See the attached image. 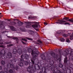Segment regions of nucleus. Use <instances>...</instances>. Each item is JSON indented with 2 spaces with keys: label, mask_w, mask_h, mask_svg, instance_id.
Masks as SVG:
<instances>
[{
  "label": "nucleus",
  "mask_w": 73,
  "mask_h": 73,
  "mask_svg": "<svg viewBox=\"0 0 73 73\" xmlns=\"http://www.w3.org/2000/svg\"><path fill=\"white\" fill-rule=\"evenodd\" d=\"M65 53L66 56V58L64 59V62L65 64V65H63L61 63V57H60L58 55H56L55 52H52L50 53V56H52L54 58L56 59V60L57 62V64H56L55 60L53 59L51 61V65L52 66V68H54L53 70L51 69L53 73H65V71L64 70H66V68L68 66V65L70 64V61L69 60H67V58H69V60L70 59V58L72 57L71 55H70L68 57L67 55L69 54V51L67 52H65Z\"/></svg>",
  "instance_id": "1"
},
{
  "label": "nucleus",
  "mask_w": 73,
  "mask_h": 73,
  "mask_svg": "<svg viewBox=\"0 0 73 73\" xmlns=\"http://www.w3.org/2000/svg\"><path fill=\"white\" fill-rule=\"evenodd\" d=\"M49 57H50V58ZM47 58L48 61H49L48 64V63H45V64H43L44 61L42 60H41L40 61V63L41 65V66L42 67L41 70L42 72H44V73H47L46 72V69H48V70H50V69L53 70L54 68V66H53V68H52V66L51 65L52 57L50 58V57L49 56V57H47Z\"/></svg>",
  "instance_id": "2"
},
{
  "label": "nucleus",
  "mask_w": 73,
  "mask_h": 73,
  "mask_svg": "<svg viewBox=\"0 0 73 73\" xmlns=\"http://www.w3.org/2000/svg\"><path fill=\"white\" fill-rule=\"evenodd\" d=\"M27 50L29 53L31 52V54L33 56V58L31 60V61L32 63L30 62L29 64V66L28 67L27 69L28 71L31 70L30 67H32L33 65H35V61L36 59V57H37L38 54H39V52L37 50L36 52L32 50V49L31 48H29Z\"/></svg>",
  "instance_id": "3"
},
{
  "label": "nucleus",
  "mask_w": 73,
  "mask_h": 73,
  "mask_svg": "<svg viewBox=\"0 0 73 73\" xmlns=\"http://www.w3.org/2000/svg\"><path fill=\"white\" fill-rule=\"evenodd\" d=\"M17 52L19 54H21L22 53H23L21 56V58L25 59L26 60H29V59L30 58L29 56L27 54H26L27 53V50L25 49H24L23 50V51H22L21 49L19 48L18 49Z\"/></svg>",
  "instance_id": "4"
},
{
  "label": "nucleus",
  "mask_w": 73,
  "mask_h": 73,
  "mask_svg": "<svg viewBox=\"0 0 73 73\" xmlns=\"http://www.w3.org/2000/svg\"><path fill=\"white\" fill-rule=\"evenodd\" d=\"M10 58V52L8 53L5 52V50L3 49L0 51V59Z\"/></svg>",
  "instance_id": "5"
},
{
  "label": "nucleus",
  "mask_w": 73,
  "mask_h": 73,
  "mask_svg": "<svg viewBox=\"0 0 73 73\" xmlns=\"http://www.w3.org/2000/svg\"><path fill=\"white\" fill-rule=\"evenodd\" d=\"M41 68L38 64H35V65H33L32 67H30V70L29 71L28 70V68H27V71L29 72V73H32L33 72H35L36 70H38L40 69Z\"/></svg>",
  "instance_id": "6"
},
{
  "label": "nucleus",
  "mask_w": 73,
  "mask_h": 73,
  "mask_svg": "<svg viewBox=\"0 0 73 73\" xmlns=\"http://www.w3.org/2000/svg\"><path fill=\"white\" fill-rule=\"evenodd\" d=\"M65 32L64 31H58L57 32V35L58 36H64V37H68V35L66 34H61L64 33Z\"/></svg>",
  "instance_id": "7"
},
{
  "label": "nucleus",
  "mask_w": 73,
  "mask_h": 73,
  "mask_svg": "<svg viewBox=\"0 0 73 73\" xmlns=\"http://www.w3.org/2000/svg\"><path fill=\"white\" fill-rule=\"evenodd\" d=\"M58 22H56V24H64L65 25H70V24L66 22L64 23H65L66 21H64V20H60L59 19H58Z\"/></svg>",
  "instance_id": "8"
},
{
  "label": "nucleus",
  "mask_w": 73,
  "mask_h": 73,
  "mask_svg": "<svg viewBox=\"0 0 73 73\" xmlns=\"http://www.w3.org/2000/svg\"><path fill=\"white\" fill-rule=\"evenodd\" d=\"M25 23L26 24V28H29L31 27V25L32 24H36V23H37L33 22H25Z\"/></svg>",
  "instance_id": "9"
},
{
  "label": "nucleus",
  "mask_w": 73,
  "mask_h": 73,
  "mask_svg": "<svg viewBox=\"0 0 73 73\" xmlns=\"http://www.w3.org/2000/svg\"><path fill=\"white\" fill-rule=\"evenodd\" d=\"M69 67H71L70 63L69 65H68V66L66 67V70H64V71L65 72V73H72V71H71V68H69Z\"/></svg>",
  "instance_id": "10"
},
{
  "label": "nucleus",
  "mask_w": 73,
  "mask_h": 73,
  "mask_svg": "<svg viewBox=\"0 0 73 73\" xmlns=\"http://www.w3.org/2000/svg\"><path fill=\"white\" fill-rule=\"evenodd\" d=\"M19 62H20L18 64L19 66L20 67L23 66H24V64H23V63L24 62V60L23 59H19Z\"/></svg>",
  "instance_id": "11"
},
{
  "label": "nucleus",
  "mask_w": 73,
  "mask_h": 73,
  "mask_svg": "<svg viewBox=\"0 0 73 73\" xmlns=\"http://www.w3.org/2000/svg\"><path fill=\"white\" fill-rule=\"evenodd\" d=\"M12 68V69H16L17 71H19L20 70V68L18 66H17L16 67H15V65L13 64H11L10 66Z\"/></svg>",
  "instance_id": "12"
},
{
  "label": "nucleus",
  "mask_w": 73,
  "mask_h": 73,
  "mask_svg": "<svg viewBox=\"0 0 73 73\" xmlns=\"http://www.w3.org/2000/svg\"><path fill=\"white\" fill-rule=\"evenodd\" d=\"M5 69H7V71H6L7 73H8L7 72H8L9 73H16V71H13V70H12L11 69H10L9 71L8 70V69L7 68L4 69V71H6V70H5Z\"/></svg>",
  "instance_id": "13"
},
{
  "label": "nucleus",
  "mask_w": 73,
  "mask_h": 73,
  "mask_svg": "<svg viewBox=\"0 0 73 73\" xmlns=\"http://www.w3.org/2000/svg\"><path fill=\"white\" fill-rule=\"evenodd\" d=\"M3 22L2 21H0V29H4L5 28L4 25H3Z\"/></svg>",
  "instance_id": "14"
},
{
  "label": "nucleus",
  "mask_w": 73,
  "mask_h": 73,
  "mask_svg": "<svg viewBox=\"0 0 73 73\" xmlns=\"http://www.w3.org/2000/svg\"><path fill=\"white\" fill-rule=\"evenodd\" d=\"M63 19H64V20H66V21H71V22L73 23V19H69L68 17H65Z\"/></svg>",
  "instance_id": "15"
},
{
  "label": "nucleus",
  "mask_w": 73,
  "mask_h": 73,
  "mask_svg": "<svg viewBox=\"0 0 73 73\" xmlns=\"http://www.w3.org/2000/svg\"><path fill=\"white\" fill-rule=\"evenodd\" d=\"M24 62L25 65H28L29 62H30V61H29V60H27V61H25L24 62Z\"/></svg>",
  "instance_id": "16"
},
{
  "label": "nucleus",
  "mask_w": 73,
  "mask_h": 73,
  "mask_svg": "<svg viewBox=\"0 0 73 73\" xmlns=\"http://www.w3.org/2000/svg\"><path fill=\"white\" fill-rule=\"evenodd\" d=\"M17 24L19 26H22L23 25V23L20 21H18L17 23Z\"/></svg>",
  "instance_id": "17"
},
{
  "label": "nucleus",
  "mask_w": 73,
  "mask_h": 73,
  "mask_svg": "<svg viewBox=\"0 0 73 73\" xmlns=\"http://www.w3.org/2000/svg\"><path fill=\"white\" fill-rule=\"evenodd\" d=\"M10 28L12 31H16V29L13 26H10Z\"/></svg>",
  "instance_id": "18"
},
{
  "label": "nucleus",
  "mask_w": 73,
  "mask_h": 73,
  "mask_svg": "<svg viewBox=\"0 0 73 73\" xmlns=\"http://www.w3.org/2000/svg\"><path fill=\"white\" fill-rule=\"evenodd\" d=\"M41 57L42 59L43 60H45V55L42 54L41 55Z\"/></svg>",
  "instance_id": "19"
},
{
  "label": "nucleus",
  "mask_w": 73,
  "mask_h": 73,
  "mask_svg": "<svg viewBox=\"0 0 73 73\" xmlns=\"http://www.w3.org/2000/svg\"><path fill=\"white\" fill-rule=\"evenodd\" d=\"M3 40L1 39V36L0 35V45H1L3 44Z\"/></svg>",
  "instance_id": "20"
},
{
  "label": "nucleus",
  "mask_w": 73,
  "mask_h": 73,
  "mask_svg": "<svg viewBox=\"0 0 73 73\" xmlns=\"http://www.w3.org/2000/svg\"><path fill=\"white\" fill-rule=\"evenodd\" d=\"M17 52V51L16 49H14L13 50V54H16Z\"/></svg>",
  "instance_id": "21"
},
{
  "label": "nucleus",
  "mask_w": 73,
  "mask_h": 73,
  "mask_svg": "<svg viewBox=\"0 0 73 73\" xmlns=\"http://www.w3.org/2000/svg\"><path fill=\"white\" fill-rule=\"evenodd\" d=\"M16 62L17 61V59L16 58H14L13 60H10V62H11V63H12V62Z\"/></svg>",
  "instance_id": "22"
},
{
  "label": "nucleus",
  "mask_w": 73,
  "mask_h": 73,
  "mask_svg": "<svg viewBox=\"0 0 73 73\" xmlns=\"http://www.w3.org/2000/svg\"><path fill=\"white\" fill-rule=\"evenodd\" d=\"M1 63L2 65H4L5 64V61L2 60L1 62Z\"/></svg>",
  "instance_id": "23"
},
{
  "label": "nucleus",
  "mask_w": 73,
  "mask_h": 73,
  "mask_svg": "<svg viewBox=\"0 0 73 73\" xmlns=\"http://www.w3.org/2000/svg\"><path fill=\"white\" fill-rule=\"evenodd\" d=\"M32 27L33 28H38V25H32Z\"/></svg>",
  "instance_id": "24"
},
{
  "label": "nucleus",
  "mask_w": 73,
  "mask_h": 73,
  "mask_svg": "<svg viewBox=\"0 0 73 73\" xmlns=\"http://www.w3.org/2000/svg\"><path fill=\"white\" fill-rule=\"evenodd\" d=\"M29 33L30 35H32L33 33H34V31H29Z\"/></svg>",
  "instance_id": "25"
},
{
  "label": "nucleus",
  "mask_w": 73,
  "mask_h": 73,
  "mask_svg": "<svg viewBox=\"0 0 73 73\" xmlns=\"http://www.w3.org/2000/svg\"><path fill=\"white\" fill-rule=\"evenodd\" d=\"M11 25H16V23L15 22H13L11 23Z\"/></svg>",
  "instance_id": "26"
},
{
  "label": "nucleus",
  "mask_w": 73,
  "mask_h": 73,
  "mask_svg": "<svg viewBox=\"0 0 73 73\" xmlns=\"http://www.w3.org/2000/svg\"><path fill=\"white\" fill-rule=\"evenodd\" d=\"M73 35H70V40H72L73 39V32L72 33Z\"/></svg>",
  "instance_id": "27"
},
{
  "label": "nucleus",
  "mask_w": 73,
  "mask_h": 73,
  "mask_svg": "<svg viewBox=\"0 0 73 73\" xmlns=\"http://www.w3.org/2000/svg\"><path fill=\"white\" fill-rule=\"evenodd\" d=\"M26 38L27 39V40H31V41H32V40H33V39L31 38H29L28 37H27Z\"/></svg>",
  "instance_id": "28"
},
{
  "label": "nucleus",
  "mask_w": 73,
  "mask_h": 73,
  "mask_svg": "<svg viewBox=\"0 0 73 73\" xmlns=\"http://www.w3.org/2000/svg\"><path fill=\"white\" fill-rule=\"evenodd\" d=\"M11 42H9L8 41H7L6 42H5L4 44H11Z\"/></svg>",
  "instance_id": "29"
},
{
  "label": "nucleus",
  "mask_w": 73,
  "mask_h": 73,
  "mask_svg": "<svg viewBox=\"0 0 73 73\" xmlns=\"http://www.w3.org/2000/svg\"><path fill=\"white\" fill-rule=\"evenodd\" d=\"M13 45L12 44H10L9 45H7V47H10V46H13Z\"/></svg>",
  "instance_id": "30"
},
{
  "label": "nucleus",
  "mask_w": 73,
  "mask_h": 73,
  "mask_svg": "<svg viewBox=\"0 0 73 73\" xmlns=\"http://www.w3.org/2000/svg\"><path fill=\"white\" fill-rule=\"evenodd\" d=\"M11 65V63H8L7 64V67H10Z\"/></svg>",
  "instance_id": "31"
},
{
  "label": "nucleus",
  "mask_w": 73,
  "mask_h": 73,
  "mask_svg": "<svg viewBox=\"0 0 73 73\" xmlns=\"http://www.w3.org/2000/svg\"><path fill=\"white\" fill-rule=\"evenodd\" d=\"M60 40L62 42H64L65 41V39L63 38H60Z\"/></svg>",
  "instance_id": "32"
},
{
  "label": "nucleus",
  "mask_w": 73,
  "mask_h": 73,
  "mask_svg": "<svg viewBox=\"0 0 73 73\" xmlns=\"http://www.w3.org/2000/svg\"><path fill=\"white\" fill-rule=\"evenodd\" d=\"M13 39H14V40H19V39L17 37H14L13 38Z\"/></svg>",
  "instance_id": "33"
},
{
  "label": "nucleus",
  "mask_w": 73,
  "mask_h": 73,
  "mask_svg": "<svg viewBox=\"0 0 73 73\" xmlns=\"http://www.w3.org/2000/svg\"><path fill=\"white\" fill-rule=\"evenodd\" d=\"M0 48H5V46L3 45H0Z\"/></svg>",
  "instance_id": "34"
},
{
  "label": "nucleus",
  "mask_w": 73,
  "mask_h": 73,
  "mask_svg": "<svg viewBox=\"0 0 73 73\" xmlns=\"http://www.w3.org/2000/svg\"><path fill=\"white\" fill-rule=\"evenodd\" d=\"M7 37L8 38H12V36H7Z\"/></svg>",
  "instance_id": "35"
},
{
  "label": "nucleus",
  "mask_w": 73,
  "mask_h": 73,
  "mask_svg": "<svg viewBox=\"0 0 73 73\" xmlns=\"http://www.w3.org/2000/svg\"><path fill=\"white\" fill-rule=\"evenodd\" d=\"M66 42H70V41L69 40V39H67L66 40Z\"/></svg>",
  "instance_id": "36"
},
{
  "label": "nucleus",
  "mask_w": 73,
  "mask_h": 73,
  "mask_svg": "<svg viewBox=\"0 0 73 73\" xmlns=\"http://www.w3.org/2000/svg\"><path fill=\"white\" fill-rule=\"evenodd\" d=\"M21 42H22V43L24 44V45H25L26 44V43L24 42L23 41H21Z\"/></svg>",
  "instance_id": "37"
},
{
  "label": "nucleus",
  "mask_w": 73,
  "mask_h": 73,
  "mask_svg": "<svg viewBox=\"0 0 73 73\" xmlns=\"http://www.w3.org/2000/svg\"><path fill=\"white\" fill-rule=\"evenodd\" d=\"M32 18H33V17H32V16H30L28 17V19H32Z\"/></svg>",
  "instance_id": "38"
},
{
  "label": "nucleus",
  "mask_w": 73,
  "mask_h": 73,
  "mask_svg": "<svg viewBox=\"0 0 73 73\" xmlns=\"http://www.w3.org/2000/svg\"><path fill=\"white\" fill-rule=\"evenodd\" d=\"M35 29L37 31V32H38V31H39L38 29Z\"/></svg>",
  "instance_id": "39"
},
{
  "label": "nucleus",
  "mask_w": 73,
  "mask_h": 73,
  "mask_svg": "<svg viewBox=\"0 0 73 73\" xmlns=\"http://www.w3.org/2000/svg\"><path fill=\"white\" fill-rule=\"evenodd\" d=\"M22 31L23 32H25V29L24 28V29H23Z\"/></svg>",
  "instance_id": "40"
},
{
  "label": "nucleus",
  "mask_w": 73,
  "mask_h": 73,
  "mask_svg": "<svg viewBox=\"0 0 73 73\" xmlns=\"http://www.w3.org/2000/svg\"><path fill=\"white\" fill-rule=\"evenodd\" d=\"M44 25H47L48 23H46L45 22L44 23Z\"/></svg>",
  "instance_id": "41"
},
{
  "label": "nucleus",
  "mask_w": 73,
  "mask_h": 73,
  "mask_svg": "<svg viewBox=\"0 0 73 73\" xmlns=\"http://www.w3.org/2000/svg\"><path fill=\"white\" fill-rule=\"evenodd\" d=\"M71 35V33H68V36H70V35Z\"/></svg>",
  "instance_id": "42"
},
{
  "label": "nucleus",
  "mask_w": 73,
  "mask_h": 73,
  "mask_svg": "<svg viewBox=\"0 0 73 73\" xmlns=\"http://www.w3.org/2000/svg\"><path fill=\"white\" fill-rule=\"evenodd\" d=\"M2 69V67L1 66H0V70Z\"/></svg>",
  "instance_id": "43"
},
{
  "label": "nucleus",
  "mask_w": 73,
  "mask_h": 73,
  "mask_svg": "<svg viewBox=\"0 0 73 73\" xmlns=\"http://www.w3.org/2000/svg\"><path fill=\"white\" fill-rule=\"evenodd\" d=\"M1 13H0V15H1ZM1 17H2V16L0 15V19H1Z\"/></svg>",
  "instance_id": "44"
},
{
  "label": "nucleus",
  "mask_w": 73,
  "mask_h": 73,
  "mask_svg": "<svg viewBox=\"0 0 73 73\" xmlns=\"http://www.w3.org/2000/svg\"><path fill=\"white\" fill-rule=\"evenodd\" d=\"M5 31H3V32H1L2 33H5Z\"/></svg>",
  "instance_id": "45"
},
{
  "label": "nucleus",
  "mask_w": 73,
  "mask_h": 73,
  "mask_svg": "<svg viewBox=\"0 0 73 73\" xmlns=\"http://www.w3.org/2000/svg\"><path fill=\"white\" fill-rule=\"evenodd\" d=\"M24 40V41H26V42H27V40L25 39H24V40Z\"/></svg>",
  "instance_id": "46"
},
{
  "label": "nucleus",
  "mask_w": 73,
  "mask_h": 73,
  "mask_svg": "<svg viewBox=\"0 0 73 73\" xmlns=\"http://www.w3.org/2000/svg\"><path fill=\"white\" fill-rule=\"evenodd\" d=\"M7 21H11V19H8Z\"/></svg>",
  "instance_id": "47"
},
{
  "label": "nucleus",
  "mask_w": 73,
  "mask_h": 73,
  "mask_svg": "<svg viewBox=\"0 0 73 73\" xmlns=\"http://www.w3.org/2000/svg\"><path fill=\"white\" fill-rule=\"evenodd\" d=\"M39 73H42V72L40 71Z\"/></svg>",
  "instance_id": "48"
},
{
  "label": "nucleus",
  "mask_w": 73,
  "mask_h": 73,
  "mask_svg": "<svg viewBox=\"0 0 73 73\" xmlns=\"http://www.w3.org/2000/svg\"><path fill=\"white\" fill-rule=\"evenodd\" d=\"M34 19H36V17H34Z\"/></svg>",
  "instance_id": "49"
},
{
  "label": "nucleus",
  "mask_w": 73,
  "mask_h": 73,
  "mask_svg": "<svg viewBox=\"0 0 73 73\" xmlns=\"http://www.w3.org/2000/svg\"><path fill=\"white\" fill-rule=\"evenodd\" d=\"M38 26L39 27H40V25H38Z\"/></svg>",
  "instance_id": "50"
},
{
  "label": "nucleus",
  "mask_w": 73,
  "mask_h": 73,
  "mask_svg": "<svg viewBox=\"0 0 73 73\" xmlns=\"http://www.w3.org/2000/svg\"><path fill=\"white\" fill-rule=\"evenodd\" d=\"M57 1H58V0H57Z\"/></svg>",
  "instance_id": "51"
},
{
  "label": "nucleus",
  "mask_w": 73,
  "mask_h": 73,
  "mask_svg": "<svg viewBox=\"0 0 73 73\" xmlns=\"http://www.w3.org/2000/svg\"><path fill=\"white\" fill-rule=\"evenodd\" d=\"M37 35H38V33H37Z\"/></svg>",
  "instance_id": "52"
},
{
  "label": "nucleus",
  "mask_w": 73,
  "mask_h": 73,
  "mask_svg": "<svg viewBox=\"0 0 73 73\" xmlns=\"http://www.w3.org/2000/svg\"><path fill=\"white\" fill-rule=\"evenodd\" d=\"M6 36H7V35H6Z\"/></svg>",
  "instance_id": "53"
}]
</instances>
